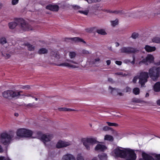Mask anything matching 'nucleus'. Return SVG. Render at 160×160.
<instances>
[{"instance_id": "412c9836", "label": "nucleus", "mask_w": 160, "mask_h": 160, "mask_svg": "<svg viewBox=\"0 0 160 160\" xmlns=\"http://www.w3.org/2000/svg\"><path fill=\"white\" fill-rule=\"evenodd\" d=\"M144 49L146 51L148 52H151L154 51L156 50V48L154 46H151L148 45L145 46Z\"/></svg>"}, {"instance_id": "c03bdc74", "label": "nucleus", "mask_w": 160, "mask_h": 160, "mask_svg": "<svg viewBox=\"0 0 160 160\" xmlns=\"http://www.w3.org/2000/svg\"><path fill=\"white\" fill-rule=\"evenodd\" d=\"M143 12H135V14H136V16H135V17H138L140 16L143 14Z\"/></svg>"}, {"instance_id": "864d4df0", "label": "nucleus", "mask_w": 160, "mask_h": 160, "mask_svg": "<svg viewBox=\"0 0 160 160\" xmlns=\"http://www.w3.org/2000/svg\"><path fill=\"white\" fill-rule=\"evenodd\" d=\"M21 88L23 89L25 88L29 89L30 88V86L29 85L22 86L21 87Z\"/></svg>"}, {"instance_id": "f704fd0d", "label": "nucleus", "mask_w": 160, "mask_h": 160, "mask_svg": "<svg viewBox=\"0 0 160 160\" xmlns=\"http://www.w3.org/2000/svg\"><path fill=\"white\" fill-rule=\"evenodd\" d=\"M76 158L77 160H84L83 157L81 153H78L77 154Z\"/></svg>"}, {"instance_id": "aec40b11", "label": "nucleus", "mask_w": 160, "mask_h": 160, "mask_svg": "<svg viewBox=\"0 0 160 160\" xmlns=\"http://www.w3.org/2000/svg\"><path fill=\"white\" fill-rule=\"evenodd\" d=\"M107 149L106 147L102 144H98L95 148V149L98 151H103Z\"/></svg>"}, {"instance_id": "0eeeda50", "label": "nucleus", "mask_w": 160, "mask_h": 160, "mask_svg": "<svg viewBox=\"0 0 160 160\" xmlns=\"http://www.w3.org/2000/svg\"><path fill=\"white\" fill-rule=\"evenodd\" d=\"M83 144L87 150L90 149V147L93 144L98 142L96 138H88L85 139L83 140Z\"/></svg>"}, {"instance_id": "6ab92c4d", "label": "nucleus", "mask_w": 160, "mask_h": 160, "mask_svg": "<svg viewBox=\"0 0 160 160\" xmlns=\"http://www.w3.org/2000/svg\"><path fill=\"white\" fill-rule=\"evenodd\" d=\"M51 56L52 58H54V59H58L60 58V56L59 52L55 50L52 51L51 52Z\"/></svg>"}, {"instance_id": "cd10ccee", "label": "nucleus", "mask_w": 160, "mask_h": 160, "mask_svg": "<svg viewBox=\"0 0 160 160\" xmlns=\"http://www.w3.org/2000/svg\"><path fill=\"white\" fill-rule=\"evenodd\" d=\"M21 95V94H19L18 91H13L12 90V98L17 97Z\"/></svg>"}, {"instance_id": "20e7f679", "label": "nucleus", "mask_w": 160, "mask_h": 160, "mask_svg": "<svg viewBox=\"0 0 160 160\" xmlns=\"http://www.w3.org/2000/svg\"><path fill=\"white\" fill-rule=\"evenodd\" d=\"M148 74L152 80L154 81H157L158 77L160 76V67L152 68L149 69Z\"/></svg>"}, {"instance_id": "ddd939ff", "label": "nucleus", "mask_w": 160, "mask_h": 160, "mask_svg": "<svg viewBox=\"0 0 160 160\" xmlns=\"http://www.w3.org/2000/svg\"><path fill=\"white\" fill-rule=\"evenodd\" d=\"M53 138L52 135L51 134H46L43 135L41 140L45 144L47 142H50Z\"/></svg>"}, {"instance_id": "6e6d98bb", "label": "nucleus", "mask_w": 160, "mask_h": 160, "mask_svg": "<svg viewBox=\"0 0 160 160\" xmlns=\"http://www.w3.org/2000/svg\"><path fill=\"white\" fill-rule=\"evenodd\" d=\"M34 106L33 103H29L26 106L27 107H31L32 108L34 107Z\"/></svg>"}, {"instance_id": "473e14b6", "label": "nucleus", "mask_w": 160, "mask_h": 160, "mask_svg": "<svg viewBox=\"0 0 160 160\" xmlns=\"http://www.w3.org/2000/svg\"><path fill=\"white\" fill-rule=\"evenodd\" d=\"M115 75L121 76L122 77H125L128 75V73H126L123 72H119L115 73Z\"/></svg>"}, {"instance_id": "e2e57ef3", "label": "nucleus", "mask_w": 160, "mask_h": 160, "mask_svg": "<svg viewBox=\"0 0 160 160\" xmlns=\"http://www.w3.org/2000/svg\"><path fill=\"white\" fill-rule=\"evenodd\" d=\"M75 111V110L71 109L69 108H67V109L66 110V111Z\"/></svg>"}, {"instance_id": "c85d7f7f", "label": "nucleus", "mask_w": 160, "mask_h": 160, "mask_svg": "<svg viewBox=\"0 0 160 160\" xmlns=\"http://www.w3.org/2000/svg\"><path fill=\"white\" fill-rule=\"evenodd\" d=\"M48 50L44 48H42L39 49L38 52V53L39 54H43L47 53Z\"/></svg>"}, {"instance_id": "37998d69", "label": "nucleus", "mask_w": 160, "mask_h": 160, "mask_svg": "<svg viewBox=\"0 0 160 160\" xmlns=\"http://www.w3.org/2000/svg\"><path fill=\"white\" fill-rule=\"evenodd\" d=\"M78 12L81 13L85 15H88V10L79 11Z\"/></svg>"}, {"instance_id": "f03ea898", "label": "nucleus", "mask_w": 160, "mask_h": 160, "mask_svg": "<svg viewBox=\"0 0 160 160\" xmlns=\"http://www.w3.org/2000/svg\"><path fill=\"white\" fill-rule=\"evenodd\" d=\"M128 148H123L121 147L116 148L112 152V155L116 158H125L126 153Z\"/></svg>"}, {"instance_id": "2eb2a0df", "label": "nucleus", "mask_w": 160, "mask_h": 160, "mask_svg": "<svg viewBox=\"0 0 160 160\" xmlns=\"http://www.w3.org/2000/svg\"><path fill=\"white\" fill-rule=\"evenodd\" d=\"M109 88L111 90V93L112 94H115L116 93H117V95L120 96L123 95V94L121 92V90L120 89L117 88H113L111 86H109Z\"/></svg>"}, {"instance_id": "5701e85b", "label": "nucleus", "mask_w": 160, "mask_h": 160, "mask_svg": "<svg viewBox=\"0 0 160 160\" xmlns=\"http://www.w3.org/2000/svg\"><path fill=\"white\" fill-rule=\"evenodd\" d=\"M100 61V59L99 58L92 60L90 62V64L93 65L98 64Z\"/></svg>"}, {"instance_id": "dca6fc26", "label": "nucleus", "mask_w": 160, "mask_h": 160, "mask_svg": "<svg viewBox=\"0 0 160 160\" xmlns=\"http://www.w3.org/2000/svg\"><path fill=\"white\" fill-rule=\"evenodd\" d=\"M142 158H140L139 160H155L153 158L151 155L145 153L142 154Z\"/></svg>"}, {"instance_id": "680f3d73", "label": "nucleus", "mask_w": 160, "mask_h": 160, "mask_svg": "<svg viewBox=\"0 0 160 160\" xmlns=\"http://www.w3.org/2000/svg\"><path fill=\"white\" fill-rule=\"evenodd\" d=\"M111 62L110 60H108L106 61L107 64L108 65H109L111 63Z\"/></svg>"}, {"instance_id": "774afa93", "label": "nucleus", "mask_w": 160, "mask_h": 160, "mask_svg": "<svg viewBox=\"0 0 160 160\" xmlns=\"http://www.w3.org/2000/svg\"><path fill=\"white\" fill-rule=\"evenodd\" d=\"M3 151V150L2 149V148L1 146V145H0V153L2 152Z\"/></svg>"}, {"instance_id": "052dcab7", "label": "nucleus", "mask_w": 160, "mask_h": 160, "mask_svg": "<svg viewBox=\"0 0 160 160\" xmlns=\"http://www.w3.org/2000/svg\"><path fill=\"white\" fill-rule=\"evenodd\" d=\"M24 96L27 97H31L32 98H33V97L32 96V95L31 94H26L24 95Z\"/></svg>"}, {"instance_id": "4be33fe9", "label": "nucleus", "mask_w": 160, "mask_h": 160, "mask_svg": "<svg viewBox=\"0 0 160 160\" xmlns=\"http://www.w3.org/2000/svg\"><path fill=\"white\" fill-rule=\"evenodd\" d=\"M154 90L156 92L160 91V82H157L154 86Z\"/></svg>"}, {"instance_id": "a211bd4d", "label": "nucleus", "mask_w": 160, "mask_h": 160, "mask_svg": "<svg viewBox=\"0 0 160 160\" xmlns=\"http://www.w3.org/2000/svg\"><path fill=\"white\" fill-rule=\"evenodd\" d=\"M46 8L53 11H58L59 10V7L57 5H49L46 7Z\"/></svg>"}, {"instance_id": "5fc2aeb1", "label": "nucleus", "mask_w": 160, "mask_h": 160, "mask_svg": "<svg viewBox=\"0 0 160 160\" xmlns=\"http://www.w3.org/2000/svg\"><path fill=\"white\" fill-rule=\"evenodd\" d=\"M67 109V108H58V110L59 111H66Z\"/></svg>"}, {"instance_id": "f8f14e48", "label": "nucleus", "mask_w": 160, "mask_h": 160, "mask_svg": "<svg viewBox=\"0 0 160 160\" xmlns=\"http://www.w3.org/2000/svg\"><path fill=\"white\" fill-rule=\"evenodd\" d=\"M71 142L69 141L66 142L62 141H59L56 144V147L60 148L64 147H66L71 145Z\"/></svg>"}, {"instance_id": "603ef678", "label": "nucleus", "mask_w": 160, "mask_h": 160, "mask_svg": "<svg viewBox=\"0 0 160 160\" xmlns=\"http://www.w3.org/2000/svg\"><path fill=\"white\" fill-rule=\"evenodd\" d=\"M156 160H160V154H157L155 156Z\"/></svg>"}, {"instance_id": "bf43d9fd", "label": "nucleus", "mask_w": 160, "mask_h": 160, "mask_svg": "<svg viewBox=\"0 0 160 160\" xmlns=\"http://www.w3.org/2000/svg\"><path fill=\"white\" fill-rule=\"evenodd\" d=\"M135 57L134 56H133V60L131 62V63L132 64H134L135 63Z\"/></svg>"}, {"instance_id": "7ed1b4c3", "label": "nucleus", "mask_w": 160, "mask_h": 160, "mask_svg": "<svg viewBox=\"0 0 160 160\" xmlns=\"http://www.w3.org/2000/svg\"><path fill=\"white\" fill-rule=\"evenodd\" d=\"M17 136L20 138H29L33 134L32 131L24 128H21L18 129L16 132Z\"/></svg>"}, {"instance_id": "c756f323", "label": "nucleus", "mask_w": 160, "mask_h": 160, "mask_svg": "<svg viewBox=\"0 0 160 160\" xmlns=\"http://www.w3.org/2000/svg\"><path fill=\"white\" fill-rule=\"evenodd\" d=\"M104 139L106 140L112 141L113 140V137L110 135H106L105 136Z\"/></svg>"}, {"instance_id": "c9c22d12", "label": "nucleus", "mask_w": 160, "mask_h": 160, "mask_svg": "<svg viewBox=\"0 0 160 160\" xmlns=\"http://www.w3.org/2000/svg\"><path fill=\"white\" fill-rule=\"evenodd\" d=\"M118 19H116L114 21H111L112 25L114 27L118 24Z\"/></svg>"}, {"instance_id": "b1692460", "label": "nucleus", "mask_w": 160, "mask_h": 160, "mask_svg": "<svg viewBox=\"0 0 160 160\" xmlns=\"http://www.w3.org/2000/svg\"><path fill=\"white\" fill-rule=\"evenodd\" d=\"M25 45L27 47L28 50L29 51H33L35 49V46L28 42L25 43Z\"/></svg>"}, {"instance_id": "6e6552de", "label": "nucleus", "mask_w": 160, "mask_h": 160, "mask_svg": "<svg viewBox=\"0 0 160 160\" xmlns=\"http://www.w3.org/2000/svg\"><path fill=\"white\" fill-rule=\"evenodd\" d=\"M72 63L78 64V63L76 61L67 59L65 62L62 63L60 64H57V65L58 66L66 67L71 68H78L79 66L77 65H73Z\"/></svg>"}, {"instance_id": "2f4dec72", "label": "nucleus", "mask_w": 160, "mask_h": 160, "mask_svg": "<svg viewBox=\"0 0 160 160\" xmlns=\"http://www.w3.org/2000/svg\"><path fill=\"white\" fill-rule=\"evenodd\" d=\"M152 42H153L160 43V38L158 37H155L152 39Z\"/></svg>"}, {"instance_id": "9b49d317", "label": "nucleus", "mask_w": 160, "mask_h": 160, "mask_svg": "<svg viewBox=\"0 0 160 160\" xmlns=\"http://www.w3.org/2000/svg\"><path fill=\"white\" fill-rule=\"evenodd\" d=\"M154 58L153 56L151 54H148L145 58L143 59L142 61L139 62L138 64L141 65L142 63H144L146 64L148 62L151 63L154 61Z\"/></svg>"}, {"instance_id": "09e8293b", "label": "nucleus", "mask_w": 160, "mask_h": 160, "mask_svg": "<svg viewBox=\"0 0 160 160\" xmlns=\"http://www.w3.org/2000/svg\"><path fill=\"white\" fill-rule=\"evenodd\" d=\"M110 129V128L108 126H104L102 128V130L104 131H108Z\"/></svg>"}, {"instance_id": "ea45409f", "label": "nucleus", "mask_w": 160, "mask_h": 160, "mask_svg": "<svg viewBox=\"0 0 160 160\" xmlns=\"http://www.w3.org/2000/svg\"><path fill=\"white\" fill-rule=\"evenodd\" d=\"M2 55L5 57V58L7 59L9 58L11 56V55L10 54L8 53H5L3 52H2Z\"/></svg>"}, {"instance_id": "393cba45", "label": "nucleus", "mask_w": 160, "mask_h": 160, "mask_svg": "<svg viewBox=\"0 0 160 160\" xmlns=\"http://www.w3.org/2000/svg\"><path fill=\"white\" fill-rule=\"evenodd\" d=\"M72 40L77 42H82L86 43V42L83 39L79 37H74L70 39Z\"/></svg>"}, {"instance_id": "423d86ee", "label": "nucleus", "mask_w": 160, "mask_h": 160, "mask_svg": "<svg viewBox=\"0 0 160 160\" xmlns=\"http://www.w3.org/2000/svg\"><path fill=\"white\" fill-rule=\"evenodd\" d=\"M139 83L141 85V87H145V83L148 81L149 78L148 73V72H141L138 76Z\"/></svg>"}, {"instance_id": "3c124183", "label": "nucleus", "mask_w": 160, "mask_h": 160, "mask_svg": "<svg viewBox=\"0 0 160 160\" xmlns=\"http://www.w3.org/2000/svg\"><path fill=\"white\" fill-rule=\"evenodd\" d=\"M19 0H12V4L13 5H15L17 4Z\"/></svg>"}, {"instance_id": "49530a36", "label": "nucleus", "mask_w": 160, "mask_h": 160, "mask_svg": "<svg viewBox=\"0 0 160 160\" xmlns=\"http://www.w3.org/2000/svg\"><path fill=\"white\" fill-rule=\"evenodd\" d=\"M112 12L119 14H123L122 11H114Z\"/></svg>"}, {"instance_id": "338daca9", "label": "nucleus", "mask_w": 160, "mask_h": 160, "mask_svg": "<svg viewBox=\"0 0 160 160\" xmlns=\"http://www.w3.org/2000/svg\"><path fill=\"white\" fill-rule=\"evenodd\" d=\"M89 3H92V0H87L86 1Z\"/></svg>"}, {"instance_id": "e433bc0d", "label": "nucleus", "mask_w": 160, "mask_h": 160, "mask_svg": "<svg viewBox=\"0 0 160 160\" xmlns=\"http://www.w3.org/2000/svg\"><path fill=\"white\" fill-rule=\"evenodd\" d=\"M69 55L70 58H73L75 57L76 53L74 52H69Z\"/></svg>"}, {"instance_id": "f3484780", "label": "nucleus", "mask_w": 160, "mask_h": 160, "mask_svg": "<svg viewBox=\"0 0 160 160\" xmlns=\"http://www.w3.org/2000/svg\"><path fill=\"white\" fill-rule=\"evenodd\" d=\"M2 96L4 98L9 99L12 98V90H8L4 91L2 93Z\"/></svg>"}, {"instance_id": "a19ab883", "label": "nucleus", "mask_w": 160, "mask_h": 160, "mask_svg": "<svg viewBox=\"0 0 160 160\" xmlns=\"http://www.w3.org/2000/svg\"><path fill=\"white\" fill-rule=\"evenodd\" d=\"M131 88L129 87H127L124 89L125 92L130 93L131 91Z\"/></svg>"}, {"instance_id": "f257e3e1", "label": "nucleus", "mask_w": 160, "mask_h": 160, "mask_svg": "<svg viewBox=\"0 0 160 160\" xmlns=\"http://www.w3.org/2000/svg\"><path fill=\"white\" fill-rule=\"evenodd\" d=\"M17 25H20L21 29L25 31L32 30L31 25L21 18L17 19L15 20V22H10L8 24L9 28L11 29H13Z\"/></svg>"}, {"instance_id": "69168bd1", "label": "nucleus", "mask_w": 160, "mask_h": 160, "mask_svg": "<svg viewBox=\"0 0 160 160\" xmlns=\"http://www.w3.org/2000/svg\"><path fill=\"white\" fill-rule=\"evenodd\" d=\"M101 0H92V2H100Z\"/></svg>"}, {"instance_id": "58836bf2", "label": "nucleus", "mask_w": 160, "mask_h": 160, "mask_svg": "<svg viewBox=\"0 0 160 160\" xmlns=\"http://www.w3.org/2000/svg\"><path fill=\"white\" fill-rule=\"evenodd\" d=\"M7 41L6 39L5 38H2L0 39V43L3 45L4 44L7 43Z\"/></svg>"}, {"instance_id": "bb28decb", "label": "nucleus", "mask_w": 160, "mask_h": 160, "mask_svg": "<svg viewBox=\"0 0 160 160\" xmlns=\"http://www.w3.org/2000/svg\"><path fill=\"white\" fill-rule=\"evenodd\" d=\"M98 157L100 160H107V156L105 153H103L98 155Z\"/></svg>"}, {"instance_id": "1a4fd4ad", "label": "nucleus", "mask_w": 160, "mask_h": 160, "mask_svg": "<svg viewBox=\"0 0 160 160\" xmlns=\"http://www.w3.org/2000/svg\"><path fill=\"white\" fill-rule=\"evenodd\" d=\"M126 153L125 160H135L137 155L134 150L128 148Z\"/></svg>"}, {"instance_id": "de8ad7c7", "label": "nucleus", "mask_w": 160, "mask_h": 160, "mask_svg": "<svg viewBox=\"0 0 160 160\" xmlns=\"http://www.w3.org/2000/svg\"><path fill=\"white\" fill-rule=\"evenodd\" d=\"M72 7L75 10L79 9L81 8L80 7L77 5H73L72 6Z\"/></svg>"}, {"instance_id": "a18cd8bd", "label": "nucleus", "mask_w": 160, "mask_h": 160, "mask_svg": "<svg viewBox=\"0 0 160 160\" xmlns=\"http://www.w3.org/2000/svg\"><path fill=\"white\" fill-rule=\"evenodd\" d=\"M138 79V76H137L134 77L132 80L133 82V83H136Z\"/></svg>"}, {"instance_id": "a878e982", "label": "nucleus", "mask_w": 160, "mask_h": 160, "mask_svg": "<svg viewBox=\"0 0 160 160\" xmlns=\"http://www.w3.org/2000/svg\"><path fill=\"white\" fill-rule=\"evenodd\" d=\"M35 134L36 135V138H39L40 140H42V137L43 135V134H42L41 132L39 131H37L35 132H33V134Z\"/></svg>"}, {"instance_id": "39448f33", "label": "nucleus", "mask_w": 160, "mask_h": 160, "mask_svg": "<svg viewBox=\"0 0 160 160\" xmlns=\"http://www.w3.org/2000/svg\"><path fill=\"white\" fill-rule=\"evenodd\" d=\"M14 136L13 133L10 134L6 132L2 133L1 134V141L4 145H6L10 143Z\"/></svg>"}, {"instance_id": "8fccbe9b", "label": "nucleus", "mask_w": 160, "mask_h": 160, "mask_svg": "<svg viewBox=\"0 0 160 160\" xmlns=\"http://www.w3.org/2000/svg\"><path fill=\"white\" fill-rule=\"evenodd\" d=\"M0 160H11L9 158H5L4 157L2 156H0Z\"/></svg>"}, {"instance_id": "4c0bfd02", "label": "nucleus", "mask_w": 160, "mask_h": 160, "mask_svg": "<svg viewBox=\"0 0 160 160\" xmlns=\"http://www.w3.org/2000/svg\"><path fill=\"white\" fill-rule=\"evenodd\" d=\"M106 123L109 126L118 127V126L117 123H115L111 122H106Z\"/></svg>"}, {"instance_id": "7c9ffc66", "label": "nucleus", "mask_w": 160, "mask_h": 160, "mask_svg": "<svg viewBox=\"0 0 160 160\" xmlns=\"http://www.w3.org/2000/svg\"><path fill=\"white\" fill-rule=\"evenodd\" d=\"M96 32L98 34L102 35H105L107 34L106 32L103 29H97Z\"/></svg>"}, {"instance_id": "79ce46f5", "label": "nucleus", "mask_w": 160, "mask_h": 160, "mask_svg": "<svg viewBox=\"0 0 160 160\" xmlns=\"http://www.w3.org/2000/svg\"><path fill=\"white\" fill-rule=\"evenodd\" d=\"M138 33L134 32L132 34L131 37L132 38L135 39L138 37Z\"/></svg>"}, {"instance_id": "13d9d810", "label": "nucleus", "mask_w": 160, "mask_h": 160, "mask_svg": "<svg viewBox=\"0 0 160 160\" xmlns=\"http://www.w3.org/2000/svg\"><path fill=\"white\" fill-rule=\"evenodd\" d=\"M82 52L83 54H88L89 53V52L87 50H82Z\"/></svg>"}, {"instance_id": "72a5a7b5", "label": "nucleus", "mask_w": 160, "mask_h": 160, "mask_svg": "<svg viewBox=\"0 0 160 160\" xmlns=\"http://www.w3.org/2000/svg\"><path fill=\"white\" fill-rule=\"evenodd\" d=\"M133 92L135 95H138L139 93L140 89L138 88H135L133 89Z\"/></svg>"}, {"instance_id": "9d476101", "label": "nucleus", "mask_w": 160, "mask_h": 160, "mask_svg": "<svg viewBox=\"0 0 160 160\" xmlns=\"http://www.w3.org/2000/svg\"><path fill=\"white\" fill-rule=\"evenodd\" d=\"M120 51L121 53L127 54L138 53L139 52L137 48L131 47H123L120 49Z\"/></svg>"}, {"instance_id": "4d7b16f0", "label": "nucleus", "mask_w": 160, "mask_h": 160, "mask_svg": "<svg viewBox=\"0 0 160 160\" xmlns=\"http://www.w3.org/2000/svg\"><path fill=\"white\" fill-rule=\"evenodd\" d=\"M115 63L118 65H121L122 64V62L120 61H115Z\"/></svg>"}, {"instance_id": "0e129e2a", "label": "nucleus", "mask_w": 160, "mask_h": 160, "mask_svg": "<svg viewBox=\"0 0 160 160\" xmlns=\"http://www.w3.org/2000/svg\"><path fill=\"white\" fill-rule=\"evenodd\" d=\"M157 103L158 105L160 106V99L157 101Z\"/></svg>"}, {"instance_id": "4468645a", "label": "nucleus", "mask_w": 160, "mask_h": 160, "mask_svg": "<svg viewBox=\"0 0 160 160\" xmlns=\"http://www.w3.org/2000/svg\"><path fill=\"white\" fill-rule=\"evenodd\" d=\"M61 160H76V159L73 155L67 153L62 156Z\"/></svg>"}]
</instances>
